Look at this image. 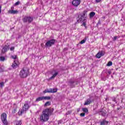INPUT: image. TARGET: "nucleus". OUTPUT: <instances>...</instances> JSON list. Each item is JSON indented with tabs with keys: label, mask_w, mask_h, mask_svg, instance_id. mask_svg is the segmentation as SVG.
<instances>
[{
	"label": "nucleus",
	"mask_w": 125,
	"mask_h": 125,
	"mask_svg": "<svg viewBox=\"0 0 125 125\" xmlns=\"http://www.w3.org/2000/svg\"><path fill=\"white\" fill-rule=\"evenodd\" d=\"M53 113V108H49L43 109L42 114L39 116V120L42 123H45L49 120V117Z\"/></svg>",
	"instance_id": "1"
},
{
	"label": "nucleus",
	"mask_w": 125,
	"mask_h": 125,
	"mask_svg": "<svg viewBox=\"0 0 125 125\" xmlns=\"http://www.w3.org/2000/svg\"><path fill=\"white\" fill-rule=\"evenodd\" d=\"M79 19L77 20L78 23H83L81 26H84L85 28H86V16H85V12H83V14H81L78 16Z\"/></svg>",
	"instance_id": "2"
},
{
	"label": "nucleus",
	"mask_w": 125,
	"mask_h": 125,
	"mask_svg": "<svg viewBox=\"0 0 125 125\" xmlns=\"http://www.w3.org/2000/svg\"><path fill=\"white\" fill-rule=\"evenodd\" d=\"M29 69L25 68L22 69L20 72L21 78H27L29 74Z\"/></svg>",
	"instance_id": "3"
},
{
	"label": "nucleus",
	"mask_w": 125,
	"mask_h": 125,
	"mask_svg": "<svg viewBox=\"0 0 125 125\" xmlns=\"http://www.w3.org/2000/svg\"><path fill=\"white\" fill-rule=\"evenodd\" d=\"M29 108H30V105L28 104H24L22 109H21L18 112V114L20 116H21L22 114H24V113H26L28 110H29Z\"/></svg>",
	"instance_id": "4"
},
{
	"label": "nucleus",
	"mask_w": 125,
	"mask_h": 125,
	"mask_svg": "<svg viewBox=\"0 0 125 125\" xmlns=\"http://www.w3.org/2000/svg\"><path fill=\"white\" fill-rule=\"evenodd\" d=\"M6 118H7L6 113H3L1 115V120L2 123L4 125H8V122H7V120H6Z\"/></svg>",
	"instance_id": "5"
},
{
	"label": "nucleus",
	"mask_w": 125,
	"mask_h": 125,
	"mask_svg": "<svg viewBox=\"0 0 125 125\" xmlns=\"http://www.w3.org/2000/svg\"><path fill=\"white\" fill-rule=\"evenodd\" d=\"M55 43V40L52 39L49 41H48L46 43H45V46H47V47H50L51 46H52L53 44Z\"/></svg>",
	"instance_id": "6"
},
{
	"label": "nucleus",
	"mask_w": 125,
	"mask_h": 125,
	"mask_svg": "<svg viewBox=\"0 0 125 125\" xmlns=\"http://www.w3.org/2000/svg\"><path fill=\"white\" fill-rule=\"evenodd\" d=\"M81 4V0H73L72 2V5H74L75 7H77Z\"/></svg>",
	"instance_id": "7"
},
{
	"label": "nucleus",
	"mask_w": 125,
	"mask_h": 125,
	"mask_svg": "<svg viewBox=\"0 0 125 125\" xmlns=\"http://www.w3.org/2000/svg\"><path fill=\"white\" fill-rule=\"evenodd\" d=\"M23 21L24 22H28V23H31L33 21V18L31 17H25L23 19Z\"/></svg>",
	"instance_id": "8"
},
{
	"label": "nucleus",
	"mask_w": 125,
	"mask_h": 125,
	"mask_svg": "<svg viewBox=\"0 0 125 125\" xmlns=\"http://www.w3.org/2000/svg\"><path fill=\"white\" fill-rule=\"evenodd\" d=\"M9 49V46L8 45H5L1 50V54H4V53H5V52H7V51Z\"/></svg>",
	"instance_id": "9"
},
{
	"label": "nucleus",
	"mask_w": 125,
	"mask_h": 125,
	"mask_svg": "<svg viewBox=\"0 0 125 125\" xmlns=\"http://www.w3.org/2000/svg\"><path fill=\"white\" fill-rule=\"evenodd\" d=\"M47 93H54L55 92H57V88H50L47 89Z\"/></svg>",
	"instance_id": "10"
},
{
	"label": "nucleus",
	"mask_w": 125,
	"mask_h": 125,
	"mask_svg": "<svg viewBox=\"0 0 125 125\" xmlns=\"http://www.w3.org/2000/svg\"><path fill=\"white\" fill-rule=\"evenodd\" d=\"M102 56H104V53H103V51H102L98 53L96 56L97 58H101V57H102Z\"/></svg>",
	"instance_id": "11"
},
{
	"label": "nucleus",
	"mask_w": 125,
	"mask_h": 125,
	"mask_svg": "<svg viewBox=\"0 0 125 125\" xmlns=\"http://www.w3.org/2000/svg\"><path fill=\"white\" fill-rule=\"evenodd\" d=\"M18 65H19V63H18V62H16V61H14V62H13V63L12 64V67L14 69H16V68H17V66H18Z\"/></svg>",
	"instance_id": "12"
},
{
	"label": "nucleus",
	"mask_w": 125,
	"mask_h": 125,
	"mask_svg": "<svg viewBox=\"0 0 125 125\" xmlns=\"http://www.w3.org/2000/svg\"><path fill=\"white\" fill-rule=\"evenodd\" d=\"M8 13L10 14H17L18 13V11L14 10H10L8 11Z\"/></svg>",
	"instance_id": "13"
},
{
	"label": "nucleus",
	"mask_w": 125,
	"mask_h": 125,
	"mask_svg": "<svg viewBox=\"0 0 125 125\" xmlns=\"http://www.w3.org/2000/svg\"><path fill=\"white\" fill-rule=\"evenodd\" d=\"M53 72H54V74L53 75V76L50 77V80H52V79H54V78H55V77H56V76H57V75H58V72H56L55 71V70H53Z\"/></svg>",
	"instance_id": "14"
},
{
	"label": "nucleus",
	"mask_w": 125,
	"mask_h": 125,
	"mask_svg": "<svg viewBox=\"0 0 125 125\" xmlns=\"http://www.w3.org/2000/svg\"><path fill=\"white\" fill-rule=\"evenodd\" d=\"M108 121H106V120H104L101 122V125H108Z\"/></svg>",
	"instance_id": "15"
},
{
	"label": "nucleus",
	"mask_w": 125,
	"mask_h": 125,
	"mask_svg": "<svg viewBox=\"0 0 125 125\" xmlns=\"http://www.w3.org/2000/svg\"><path fill=\"white\" fill-rule=\"evenodd\" d=\"M42 100H43V96L37 98L36 100V101L37 102H39V101H42Z\"/></svg>",
	"instance_id": "16"
},
{
	"label": "nucleus",
	"mask_w": 125,
	"mask_h": 125,
	"mask_svg": "<svg viewBox=\"0 0 125 125\" xmlns=\"http://www.w3.org/2000/svg\"><path fill=\"white\" fill-rule=\"evenodd\" d=\"M91 103V101L90 99H87V101L84 103V105H89Z\"/></svg>",
	"instance_id": "17"
},
{
	"label": "nucleus",
	"mask_w": 125,
	"mask_h": 125,
	"mask_svg": "<svg viewBox=\"0 0 125 125\" xmlns=\"http://www.w3.org/2000/svg\"><path fill=\"white\" fill-rule=\"evenodd\" d=\"M43 100H50L51 99V97L50 96H43Z\"/></svg>",
	"instance_id": "18"
},
{
	"label": "nucleus",
	"mask_w": 125,
	"mask_h": 125,
	"mask_svg": "<svg viewBox=\"0 0 125 125\" xmlns=\"http://www.w3.org/2000/svg\"><path fill=\"white\" fill-rule=\"evenodd\" d=\"M106 111L104 110V111H102L101 112V115H102V116H103V117H105V116H106Z\"/></svg>",
	"instance_id": "19"
},
{
	"label": "nucleus",
	"mask_w": 125,
	"mask_h": 125,
	"mask_svg": "<svg viewBox=\"0 0 125 125\" xmlns=\"http://www.w3.org/2000/svg\"><path fill=\"white\" fill-rule=\"evenodd\" d=\"M90 17L91 18V17H93V16H94L95 15V12H91L90 13Z\"/></svg>",
	"instance_id": "20"
},
{
	"label": "nucleus",
	"mask_w": 125,
	"mask_h": 125,
	"mask_svg": "<svg viewBox=\"0 0 125 125\" xmlns=\"http://www.w3.org/2000/svg\"><path fill=\"white\" fill-rule=\"evenodd\" d=\"M50 102H47L45 103V104H44V106L45 107L47 106H49L50 105Z\"/></svg>",
	"instance_id": "21"
},
{
	"label": "nucleus",
	"mask_w": 125,
	"mask_h": 125,
	"mask_svg": "<svg viewBox=\"0 0 125 125\" xmlns=\"http://www.w3.org/2000/svg\"><path fill=\"white\" fill-rule=\"evenodd\" d=\"M5 60V58L3 56L0 57V61H4Z\"/></svg>",
	"instance_id": "22"
},
{
	"label": "nucleus",
	"mask_w": 125,
	"mask_h": 125,
	"mask_svg": "<svg viewBox=\"0 0 125 125\" xmlns=\"http://www.w3.org/2000/svg\"><path fill=\"white\" fill-rule=\"evenodd\" d=\"M22 125V121H19L17 122L16 125Z\"/></svg>",
	"instance_id": "23"
},
{
	"label": "nucleus",
	"mask_w": 125,
	"mask_h": 125,
	"mask_svg": "<svg viewBox=\"0 0 125 125\" xmlns=\"http://www.w3.org/2000/svg\"><path fill=\"white\" fill-rule=\"evenodd\" d=\"M86 41V39L82 40L80 42L81 44H83V43H84Z\"/></svg>",
	"instance_id": "24"
},
{
	"label": "nucleus",
	"mask_w": 125,
	"mask_h": 125,
	"mask_svg": "<svg viewBox=\"0 0 125 125\" xmlns=\"http://www.w3.org/2000/svg\"><path fill=\"white\" fill-rule=\"evenodd\" d=\"M83 112H84L85 113H87L88 112V109L86 108H83Z\"/></svg>",
	"instance_id": "25"
},
{
	"label": "nucleus",
	"mask_w": 125,
	"mask_h": 125,
	"mask_svg": "<svg viewBox=\"0 0 125 125\" xmlns=\"http://www.w3.org/2000/svg\"><path fill=\"white\" fill-rule=\"evenodd\" d=\"M112 65H113V62H109L107 64V66H112Z\"/></svg>",
	"instance_id": "26"
},
{
	"label": "nucleus",
	"mask_w": 125,
	"mask_h": 125,
	"mask_svg": "<svg viewBox=\"0 0 125 125\" xmlns=\"http://www.w3.org/2000/svg\"><path fill=\"white\" fill-rule=\"evenodd\" d=\"M4 86V83L3 82H1L0 83V87H3Z\"/></svg>",
	"instance_id": "27"
},
{
	"label": "nucleus",
	"mask_w": 125,
	"mask_h": 125,
	"mask_svg": "<svg viewBox=\"0 0 125 125\" xmlns=\"http://www.w3.org/2000/svg\"><path fill=\"white\" fill-rule=\"evenodd\" d=\"M20 4V2L19 1L16 2L15 4H14V6H17V5H19V4Z\"/></svg>",
	"instance_id": "28"
},
{
	"label": "nucleus",
	"mask_w": 125,
	"mask_h": 125,
	"mask_svg": "<svg viewBox=\"0 0 125 125\" xmlns=\"http://www.w3.org/2000/svg\"><path fill=\"white\" fill-rule=\"evenodd\" d=\"M11 58H12V59H17V56L16 55L15 56H11Z\"/></svg>",
	"instance_id": "29"
},
{
	"label": "nucleus",
	"mask_w": 125,
	"mask_h": 125,
	"mask_svg": "<svg viewBox=\"0 0 125 125\" xmlns=\"http://www.w3.org/2000/svg\"><path fill=\"white\" fill-rule=\"evenodd\" d=\"M85 115V113H82L80 114V116L81 117H84Z\"/></svg>",
	"instance_id": "30"
},
{
	"label": "nucleus",
	"mask_w": 125,
	"mask_h": 125,
	"mask_svg": "<svg viewBox=\"0 0 125 125\" xmlns=\"http://www.w3.org/2000/svg\"><path fill=\"white\" fill-rule=\"evenodd\" d=\"M15 48L14 47H11V48H10V50L11 51H12L13 50H14Z\"/></svg>",
	"instance_id": "31"
},
{
	"label": "nucleus",
	"mask_w": 125,
	"mask_h": 125,
	"mask_svg": "<svg viewBox=\"0 0 125 125\" xmlns=\"http://www.w3.org/2000/svg\"><path fill=\"white\" fill-rule=\"evenodd\" d=\"M117 39H118L117 36H114V39H113V41H116Z\"/></svg>",
	"instance_id": "32"
},
{
	"label": "nucleus",
	"mask_w": 125,
	"mask_h": 125,
	"mask_svg": "<svg viewBox=\"0 0 125 125\" xmlns=\"http://www.w3.org/2000/svg\"><path fill=\"white\" fill-rule=\"evenodd\" d=\"M102 0H96V2L98 3L99 2H100Z\"/></svg>",
	"instance_id": "33"
},
{
	"label": "nucleus",
	"mask_w": 125,
	"mask_h": 125,
	"mask_svg": "<svg viewBox=\"0 0 125 125\" xmlns=\"http://www.w3.org/2000/svg\"><path fill=\"white\" fill-rule=\"evenodd\" d=\"M43 93H47V90H46V89L44 90L43 91Z\"/></svg>",
	"instance_id": "34"
},
{
	"label": "nucleus",
	"mask_w": 125,
	"mask_h": 125,
	"mask_svg": "<svg viewBox=\"0 0 125 125\" xmlns=\"http://www.w3.org/2000/svg\"><path fill=\"white\" fill-rule=\"evenodd\" d=\"M3 72V69H2V68L0 67V72Z\"/></svg>",
	"instance_id": "35"
},
{
	"label": "nucleus",
	"mask_w": 125,
	"mask_h": 125,
	"mask_svg": "<svg viewBox=\"0 0 125 125\" xmlns=\"http://www.w3.org/2000/svg\"><path fill=\"white\" fill-rule=\"evenodd\" d=\"M13 9H14V6H12V7H11V10H13Z\"/></svg>",
	"instance_id": "36"
},
{
	"label": "nucleus",
	"mask_w": 125,
	"mask_h": 125,
	"mask_svg": "<svg viewBox=\"0 0 125 125\" xmlns=\"http://www.w3.org/2000/svg\"><path fill=\"white\" fill-rule=\"evenodd\" d=\"M1 13V6H0V14Z\"/></svg>",
	"instance_id": "37"
},
{
	"label": "nucleus",
	"mask_w": 125,
	"mask_h": 125,
	"mask_svg": "<svg viewBox=\"0 0 125 125\" xmlns=\"http://www.w3.org/2000/svg\"><path fill=\"white\" fill-rule=\"evenodd\" d=\"M112 100L114 102H116V98H114Z\"/></svg>",
	"instance_id": "38"
}]
</instances>
